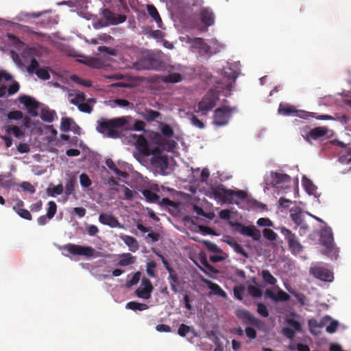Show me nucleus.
Returning <instances> with one entry per match:
<instances>
[{"label": "nucleus", "mask_w": 351, "mask_h": 351, "mask_svg": "<svg viewBox=\"0 0 351 351\" xmlns=\"http://www.w3.org/2000/svg\"><path fill=\"white\" fill-rule=\"evenodd\" d=\"M128 117H117L111 119L101 118L97 122L96 130L104 136L119 138L121 132L120 130L127 129Z\"/></svg>", "instance_id": "nucleus-1"}, {"label": "nucleus", "mask_w": 351, "mask_h": 351, "mask_svg": "<svg viewBox=\"0 0 351 351\" xmlns=\"http://www.w3.org/2000/svg\"><path fill=\"white\" fill-rule=\"evenodd\" d=\"M211 192L215 199L228 204H239L238 202L234 201V197L241 200H244L247 198L246 192L241 190L234 191L227 189L223 185L213 187Z\"/></svg>", "instance_id": "nucleus-2"}, {"label": "nucleus", "mask_w": 351, "mask_h": 351, "mask_svg": "<svg viewBox=\"0 0 351 351\" xmlns=\"http://www.w3.org/2000/svg\"><path fill=\"white\" fill-rule=\"evenodd\" d=\"M319 242L322 246L323 254L330 258H337L339 249L334 242V237L330 227L325 225L319 232Z\"/></svg>", "instance_id": "nucleus-3"}, {"label": "nucleus", "mask_w": 351, "mask_h": 351, "mask_svg": "<svg viewBox=\"0 0 351 351\" xmlns=\"http://www.w3.org/2000/svg\"><path fill=\"white\" fill-rule=\"evenodd\" d=\"M219 99L218 93L213 90H209L197 104V112L201 115L206 116L216 105Z\"/></svg>", "instance_id": "nucleus-4"}, {"label": "nucleus", "mask_w": 351, "mask_h": 351, "mask_svg": "<svg viewBox=\"0 0 351 351\" xmlns=\"http://www.w3.org/2000/svg\"><path fill=\"white\" fill-rule=\"evenodd\" d=\"M134 65L138 70H159L163 66L160 59L153 53L141 57Z\"/></svg>", "instance_id": "nucleus-5"}, {"label": "nucleus", "mask_w": 351, "mask_h": 351, "mask_svg": "<svg viewBox=\"0 0 351 351\" xmlns=\"http://www.w3.org/2000/svg\"><path fill=\"white\" fill-rule=\"evenodd\" d=\"M310 274L315 278L324 282H332L334 279L333 273L322 263H312L309 268Z\"/></svg>", "instance_id": "nucleus-6"}, {"label": "nucleus", "mask_w": 351, "mask_h": 351, "mask_svg": "<svg viewBox=\"0 0 351 351\" xmlns=\"http://www.w3.org/2000/svg\"><path fill=\"white\" fill-rule=\"evenodd\" d=\"M62 249L66 250L72 255L84 256L86 258L95 256V250L90 246H82L73 243H69L62 247Z\"/></svg>", "instance_id": "nucleus-7"}, {"label": "nucleus", "mask_w": 351, "mask_h": 351, "mask_svg": "<svg viewBox=\"0 0 351 351\" xmlns=\"http://www.w3.org/2000/svg\"><path fill=\"white\" fill-rule=\"evenodd\" d=\"M233 110L226 106L217 108L214 112L213 123L217 126H223L228 124Z\"/></svg>", "instance_id": "nucleus-8"}, {"label": "nucleus", "mask_w": 351, "mask_h": 351, "mask_svg": "<svg viewBox=\"0 0 351 351\" xmlns=\"http://www.w3.org/2000/svg\"><path fill=\"white\" fill-rule=\"evenodd\" d=\"M131 137L133 138L135 147L140 155L148 156L157 152V149L154 150L149 148L147 141L143 135L133 134Z\"/></svg>", "instance_id": "nucleus-9"}, {"label": "nucleus", "mask_w": 351, "mask_h": 351, "mask_svg": "<svg viewBox=\"0 0 351 351\" xmlns=\"http://www.w3.org/2000/svg\"><path fill=\"white\" fill-rule=\"evenodd\" d=\"M278 112L280 114L284 116H295L304 119L307 116L306 111L298 110L293 106L285 103L280 104Z\"/></svg>", "instance_id": "nucleus-10"}, {"label": "nucleus", "mask_w": 351, "mask_h": 351, "mask_svg": "<svg viewBox=\"0 0 351 351\" xmlns=\"http://www.w3.org/2000/svg\"><path fill=\"white\" fill-rule=\"evenodd\" d=\"M20 103L23 104L27 109L29 114L33 117L38 116L37 109L39 107L38 102L27 95H22L19 97Z\"/></svg>", "instance_id": "nucleus-11"}, {"label": "nucleus", "mask_w": 351, "mask_h": 351, "mask_svg": "<svg viewBox=\"0 0 351 351\" xmlns=\"http://www.w3.org/2000/svg\"><path fill=\"white\" fill-rule=\"evenodd\" d=\"M239 232L243 235L252 237L254 241H259L261 234V232L253 225L245 226L241 223H237Z\"/></svg>", "instance_id": "nucleus-12"}, {"label": "nucleus", "mask_w": 351, "mask_h": 351, "mask_svg": "<svg viewBox=\"0 0 351 351\" xmlns=\"http://www.w3.org/2000/svg\"><path fill=\"white\" fill-rule=\"evenodd\" d=\"M199 16L204 27H208L214 25L215 16L211 8L205 7L200 9Z\"/></svg>", "instance_id": "nucleus-13"}, {"label": "nucleus", "mask_w": 351, "mask_h": 351, "mask_svg": "<svg viewBox=\"0 0 351 351\" xmlns=\"http://www.w3.org/2000/svg\"><path fill=\"white\" fill-rule=\"evenodd\" d=\"M143 287L138 288L135 293L136 295L141 298L149 299L151 297V293L154 289L151 281L146 278H143L141 281Z\"/></svg>", "instance_id": "nucleus-14"}, {"label": "nucleus", "mask_w": 351, "mask_h": 351, "mask_svg": "<svg viewBox=\"0 0 351 351\" xmlns=\"http://www.w3.org/2000/svg\"><path fill=\"white\" fill-rule=\"evenodd\" d=\"M289 326L282 328V334L287 338L292 339L296 331L301 330V325L293 319H288L287 321Z\"/></svg>", "instance_id": "nucleus-15"}, {"label": "nucleus", "mask_w": 351, "mask_h": 351, "mask_svg": "<svg viewBox=\"0 0 351 351\" xmlns=\"http://www.w3.org/2000/svg\"><path fill=\"white\" fill-rule=\"evenodd\" d=\"M99 221L101 223L109 226L111 228L123 227L117 218L110 214L101 213L99 217Z\"/></svg>", "instance_id": "nucleus-16"}, {"label": "nucleus", "mask_w": 351, "mask_h": 351, "mask_svg": "<svg viewBox=\"0 0 351 351\" xmlns=\"http://www.w3.org/2000/svg\"><path fill=\"white\" fill-rule=\"evenodd\" d=\"M330 321V316L326 315L321 319L319 322L314 319H308V328L312 333L316 334L319 332V330L328 324Z\"/></svg>", "instance_id": "nucleus-17"}, {"label": "nucleus", "mask_w": 351, "mask_h": 351, "mask_svg": "<svg viewBox=\"0 0 351 351\" xmlns=\"http://www.w3.org/2000/svg\"><path fill=\"white\" fill-rule=\"evenodd\" d=\"M201 280L202 282L207 285L208 288L210 289L215 295H219L223 299L227 298V293L220 287L219 285L204 278H202Z\"/></svg>", "instance_id": "nucleus-18"}, {"label": "nucleus", "mask_w": 351, "mask_h": 351, "mask_svg": "<svg viewBox=\"0 0 351 351\" xmlns=\"http://www.w3.org/2000/svg\"><path fill=\"white\" fill-rule=\"evenodd\" d=\"M189 43L193 48L199 49L205 53H208L210 51V47L202 38H194Z\"/></svg>", "instance_id": "nucleus-19"}, {"label": "nucleus", "mask_w": 351, "mask_h": 351, "mask_svg": "<svg viewBox=\"0 0 351 351\" xmlns=\"http://www.w3.org/2000/svg\"><path fill=\"white\" fill-rule=\"evenodd\" d=\"M104 16L107 22L105 23L104 25H117L121 23H123L126 17L123 15H118L116 16L112 12L110 11H106V12L104 14Z\"/></svg>", "instance_id": "nucleus-20"}, {"label": "nucleus", "mask_w": 351, "mask_h": 351, "mask_svg": "<svg viewBox=\"0 0 351 351\" xmlns=\"http://www.w3.org/2000/svg\"><path fill=\"white\" fill-rule=\"evenodd\" d=\"M168 281L170 284L171 290L177 293L179 292L178 287L180 285V280L179 279L178 273L176 271L173 270L169 272Z\"/></svg>", "instance_id": "nucleus-21"}, {"label": "nucleus", "mask_w": 351, "mask_h": 351, "mask_svg": "<svg viewBox=\"0 0 351 351\" xmlns=\"http://www.w3.org/2000/svg\"><path fill=\"white\" fill-rule=\"evenodd\" d=\"M290 177L287 174L280 173H271V184L274 186H278V184L282 183H287L290 182Z\"/></svg>", "instance_id": "nucleus-22"}, {"label": "nucleus", "mask_w": 351, "mask_h": 351, "mask_svg": "<svg viewBox=\"0 0 351 351\" xmlns=\"http://www.w3.org/2000/svg\"><path fill=\"white\" fill-rule=\"evenodd\" d=\"M121 240L125 243V244L129 247L131 252H136L139 248V245L138 243L137 240L129 235H121L120 237Z\"/></svg>", "instance_id": "nucleus-23"}, {"label": "nucleus", "mask_w": 351, "mask_h": 351, "mask_svg": "<svg viewBox=\"0 0 351 351\" xmlns=\"http://www.w3.org/2000/svg\"><path fill=\"white\" fill-rule=\"evenodd\" d=\"M290 216L296 225L300 226L302 224L304 217L301 208L297 206L291 208L290 210Z\"/></svg>", "instance_id": "nucleus-24"}, {"label": "nucleus", "mask_w": 351, "mask_h": 351, "mask_svg": "<svg viewBox=\"0 0 351 351\" xmlns=\"http://www.w3.org/2000/svg\"><path fill=\"white\" fill-rule=\"evenodd\" d=\"M147 10L148 14L152 18V19L157 23L158 27H161L162 23V19L156 8L153 4H148L147 5Z\"/></svg>", "instance_id": "nucleus-25"}, {"label": "nucleus", "mask_w": 351, "mask_h": 351, "mask_svg": "<svg viewBox=\"0 0 351 351\" xmlns=\"http://www.w3.org/2000/svg\"><path fill=\"white\" fill-rule=\"evenodd\" d=\"M158 145L162 150L171 152L175 148L176 142L173 140H168L160 137L158 140Z\"/></svg>", "instance_id": "nucleus-26"}, {"label": "nucleus", "mask_w": 351, "mask_h": 351, "mask_svg": "<svg viewBox=\"0 0 351 351\" xmlns=\"http://www.w3.org/2000/svg\"><path fill=\"white\" fill-rule=\"evenodd\" d=\"M136 257L132 256L130 253H124L120 256L117 265L121 267H125L134 263Z\"/></svg>", "instance_id": "nucleus-27"}, {"label": "nucleus", "mask_w": 351, "mask_h": 351, "mask_svg": "<svg viewBox=\"0 0 351 351\" xmlns=\"http://www.w3.org/2000/svg\"><path fill=\"white\" fill-rule=\"evenodd\" d=\"M161 80L164 83H177L182 80V76L178 73H171L163 75Z\"/></svg>", "instance_id": "nucleus-28"}, {"label": "nucleus", "mask_w": 351, "mask_h": 351, "mask_svg": "<svg viewBox=\"0 0 351 351\" xmlns=\"http://www.w3.org/2000/svg\"><path fill=\"white\" fill-rule=\"evenodd\" d=\"M328 132V129L324 127H317L314 129H312L310 132H308V136L314 139L319 138L325 136Z\"/></svg>", "instance_id": "nucleus-29"}, {"label": "nucleus", "mask_w": 351, "mask_h": 351, "mask_svg": "<svg viewBox=\"0 0 351 351\" xmlns=\"http://www.w3.org/2000/svg\"><path fill=\"white\" fill-rule=\"evenodd\" d=\"M15 185L12 179L10 178L9 175L0 174V186L4 189H10Z\"/></svg>", "instance_id": "nucleus-30"}, {"label": "nucleus", "mask_w": 351, "mask_h": 351, "mask_svg": "<svg viewBox=\"0 0 351 351\" xmlns=\"http://www.w3.org/2000/svg\"><path fill=\"white\" fill-rule=\"evenodd\" d=\"M142 194L145 197V199L149 203H156L160 200V197L149 189H143L142 191Z\"/></svg>", "instance_id": "nucleus-31"}, {"label": "nucleus", "mask_w": 351, "mask_h": 351, "mask_svg": "<svg viewBox=\"0 0 351 351\" xmlns=\"http://www.w3.org/2000/svg\"><path fill=\"white\" fill-rule=\"evenodd\" d=\"M56 115L54 110H51L49 108H43L41 110L40 118L43 121L46 122H52L54 117Z\"/></svg>", "instance_id": "nucleus-32"}, {"label": "nucleus", "mask_w": 351, "mask_h": 351, "mask_svg": "<svg viewBox=\"0 0 351 351\" xmlns=\"http://www.w3.org/2000/svg\"><path fill=\"white\" fill-rule=\"evenodd\" d=\"M125 307L128 309H131L132 311H140L146 310L149 308L148 305L146 304L139 303V302H134V301L128 302L126 304Z\"/></svg>", "instance_id": "nucleus-33"}, {"label": "nucleus", "mask_w": 351, "mask_h": 351, "mask_svg": "<svg viewBox=\"0 0 351 351\" xmlns=\"http://www.w3.org/2000/svg\"><path fill=\"white\" fill-rule=\"evenodd\" d=\"M106 166L110 169L112 170V171H114V173L119 176H121V177H123V178H125L127 174L125 172H123L121 170H119L117 166L115 165L114 162H113V160L110 158H108L106 160Z\"/></svg>", "instance_id": "nucleus-34"}, {"label": "nucleus", "mask_w": 351, "mask_h": 351, "mask_svg": "<svg viewBox=\"0 0 351 351\" xmlns=\"http://www.w3.org/2000/svg\"><path fill=\"white\" fill-rule=\"evenodd\" d=\"M201 263L202 264L204 268L199 267V269L204 273H207V271L215 274L219 273V271L217 269H215L213 265H211L207 261L206 258L201 259Z\"/></svg>", "instance_id": "nucleus-35"}, {"label": "nucleus", "mask_w": 351, "mask_h": 351, "mask_svg": "<svg viewBox=\"0 0 351 351\" xmlns=\"http://www.w3.org/2000/svg\"><path fill=\"white\" fill-rule=\"evenodd\" d=\"M261 276H262V278L265 283L270 285H276L277 280L271 275V274L269 272V271H268L267 269L263 270L261 272Z\"/></svg>", "instance_id": "nucleus-36"}, {"label": "nucleus", "mask_w": 351, "mask_h": 351, "mask_svg": "<svg viewBox=\"0 0 351 351\" xmlns=\"http://www.w3.org/2000/svg\"><path fill=\"white\" fill-rule=\"evenodd\" d=\"M77 186L76 180L74 178L69 179L65 185V193L67 195H73Z\"/></svg>", "instance_id": "nucleus-37"}, {"label": "nucleus", "mask_w": 351, "mask_h": 351, "mask_svg": "<svg viewBox=\"0 0 351 351\" xmlns=\"http://www.w3.org/2000/svg\"><path fill=\"white\" fill-rule=\"evenodd\" d=\"M160 116V113L159 112L152 109L145 110L143 115L144 118L149 122L156 120Z\"/></svg>", "instance_id": "nucleus-38"}, {"label": "nucleus", "mask_w": 351, "mask_h": 351, "mask_svg": "<svg viewBox=\"0 0 351 351\" xmlns=\"http://www.w3.org/2000/svg\"><path fill=\"white\" fill-rule=\"evenodd\" d=\"M289 246L290 250L295 254L299 253L302 250L300 243L295 239V237L289 238Z\"/></svg>", "instance_id": "nucleus-39"}, {"label": "nucleus", "mask_w": 351, "mask_h": 351, "mask_svg": "<svg viewBox=\"0 0 351 351\" xmlns=\"http://www.w3.org/2000/svg\"><path fill=\"white\" fill-rule=\"evenodd\" d=\"M227 243L234 249V250L237 253L243 255L245 258L249 257V254L246 252L243 247L238 243L235 241H228Z\"/></svg>", "instance_id": "nucleus-40"}, {"label": "nucleus", "mask_w": 351, "mask_h": 351, "mask_svg": "<svg viewBox=\"0 0 351 351\" xmlns=\"http://www.w3.org/2000/svg\"><path fill=\"white\" fill-rule=\"evenodd\" d=\"M339 325V323L337 320L332 319L330 317V321L328 322V324L324 326L326 327V331L329 334L335 333Z\"/></svg>", "instance_id": "nucleus-41"}, {"label": "nucleus", "mask_w": 351, "mask_h": 351, "mask_svg": "<svg viewBox=\"0 0 351 351\" xmlns=\"http://www.w3.org/2000/svg\"><path fill=\"white\" fill-rule=\"evenodd\" d=\"M317 186L308 179V195H313L315 202L319 204V197L320 194L317 192Z\"/></svg>", "instance_id": "nucleus-42"}, {"label": "nucleus", "mask_w": 351, "mask_h": 351, "mask_svg": "<svg viewBox=\"0 0 351 351\" xmlns=\"http://www.w3.org/2000/svg\"><path fill=\"white\" fill-rule=\"evenodd\" d=\"M34 73L42 80H48L51 77L47 68H39Z\"/></svg>", "instance_id": "nucleus-43"}, {"label": "nucleus", "mask_w": 351, "mask_h": 351, "mask_svg": "<svg viewBox=\"0 0 351 351\" xmlns=\"http://www.w3.org/2000/svg\"><path fill=\"white\" fill-rule=\"evenodd\" d=\"M244 322L247 324H250V325L255 326L258 328H260L261 320L258 319V318L255 317L250 313L246 317V319H245Z\"/></svg>", "instance_id": "nucleus-44"}, {"label": "nucleus", "mask_w": 351, "mask_h": 351, "mask_svg": "<svg viewBox=\"0 0 351 351\" xmlns=\"http://www.w3.org/2000/svg\"><path fill=\"white\" fill-rule=\"evenodd\" d=\"M8 40L16 47H21L24 45V43L22 42L17 36L11 33H8L6 35Z\"/></svg>", "instance_id": "nucleus-45"}, {"label": "nucleus", "mask_w": 351, "mask_h": 351, "mask_svg": "<svg viewBox=\"0 0 351 351\" xmlns=\"http://www.w3.org/2000/svg\"><path fill=\"white\" fill-rule=\"evenodd\" d=\"M64 188L61 184H58L52 188L47 189V194L49 196L54 197L56 195H60L63 193Z\"/></svg>", "instance_id": "nucleus-46"}, {"label": "nucleus", "mask_w": 351, "mask_h": 351, "mask_svg": "<svg viewBox=\"0 0 351 351\" xmlns=\"http://www.w3.org/2000/svg\"><path fill=\"white\" fill-rule=\"evenodd\" d=\"M57 211V205L55 202L50 201L48 203V208L47 215L49 219H51L56 215Z\"/></svg>", "instance_id": "nucleus-47"}, {"label": "nucleus", "mask_w": 351, "mask_h": 351, "mask_svg": "<svg viewBox=\"0 0 351 351\" xmlns=\"http://www.w3.org/2000/svg\"><path fill=\"white\" fill-rule=\"evenodd\" d=\"M6 132L8 134H9L10 132H12L14 136L16 138H20L25 134V133L20 129V128L16 125L8 127L6 129Z\"/></svg>", "instance_id": "nucleus-48"}, {"label": "nucleus", "mask_w": 351, "mask_h": 351, "mask_svg": "<svg viewBox=\"0 0 351 351\" xmlns=\"http://www.w3.org/2000/svg\"><path fill=\"white\" fill-rule=\"evenodd\" d=\"M73 120L71 118H62L61 121L60 130L62 132H69L71 130V126Z\"/></svg>", "instance_id": "nucleus-49"}, {"label": "nucleus", "mask_w": 351, "mask_h": 351, "mask_svg": "<svg viewBox=\"0 0 351 351\" xmlns=\"http://www.w3.org/2000/svg\"><path fill=\"white\" fill-rule=\"evenodd\" d=\"M245 288L242 285L235 286L233 288L234 297L239 300H243Z\"/></svg>", "instance_id": "nucleus-50"}, {"label": "nucleus", "mask_w": 351, "mask_h": 351, "mask_svg": "<svg viewBox=\"0 0 351 351\" xmlns=\"http://www.w3.org/2000/svg\"><path fill=\"white\" fill-rule=\"evenodd\" d=\"M247 291L250 295L254 298H259L262 295V291L257 287L250 285L247 287Z\"/></svg>", "instance_id": "nucleus-51"}, {"label": "nucleus", "mask_w": 351, "mask_h": 351, "mask_svg": "<svg viewBox=\"0 0 351 351\" xmlns=\"http://www.w3.org/2000/svg\"><path fill=\"white\" fill-rule=\"evenodd\" d=\"M263 233L264 237L270 241H274L276 239L277 234L271 229L265 228Z\"/></svg>", "instance_id": "nucleus-52"}, {"label": "nucleus", "mask_w": 351, "mask_h": 351, "mask_svg": "<svg viewBox=\"0 0 351 351\" xmlns=\"http://www.w3.org/2000/svg\"><path fill=\"white\" fill-rule=\"evenodd\" d=\"M39 62L37 61V60L34 58H32L31 61H30V64L29 66H27V71L29 73V74H33L34 73L37 69H38L39 68Z\"/></svg>", "instance_id": "nucleus-53"}, {"label": "nucleus", "mask_w": 351, "mask_h": 351, "mask_svg": "<svg viewBox=\"0 0 351 351\" xmlns=\"http://www.w3.org/2000/svg\"><path fill=\"white\" fill-rule=\"evenodd\" d=\"M140 277H141V273L139 271L136 272L133 275V276L132 277L131 279H130V280L126 281L125 286L128 288H130V287L136 285L138 282L139 280H140Z\"/></svg>", "instance_id": "nucleus-54"}, {"label": "nucleus", "mask_w": 351, "mask_h": 351, "mask_svg": "<svg viewBox=\"0 0 351 351\" xmlns=\"http://www.w3.org/2000/svg\"><path fill=\"white\" fill-rule=\"evenodd\" d=\"M80 182L82 187L87 188L92 184V182L87 174L82 173L80 176Z\"/></svg>", "instance_id": "nucleus-55"}, {"label": "nucleus", "mask_w": 351, "mask_h": 351, "mask_svg": "<svg viewBox=\"0 0 351 351\" xmlns=\"http://www.w3.org/2000/svg\"><path fill=\"white\" fill-rule=\"evenodd\" d=\"M204 243L205 246L211 252L214 253H221L222 250L215 243L210 241H204Z\"/></svg>", "instance_id": "nucleus-56"}, {"label": "nucleus", "mask_w": 351, "mask_h": 351, "mask_svg": "<svg viewBox=\"0 0 351 351\" xmlns=\"http://www.w3.org/2000/svg\"><path fill=\"white\" fill-rule=\"evenodd\" d=\"M86 97L84 93L77 94L75 97L71 99V104L79 106L83 101H85Z\"/></svg>", "instance_id": "nucleus-57"}, {"label": "nucleus", "mask_w": 351, "mask_h": 351, "mask_svg": "<svg viewBox=\"0 0 351 351\" xmlns=\"http://www.w3.org/2000/svg\"><path fill=\"white\" fill-rule=\"evenodd\" d=\"M257 313L262 317H267L269 315V312L267 306L263 303L257 304Z\"/></svg>", "instance_id": "nucleus-58"}, {"label": "nucleus", "mask_w": 351, "mask_h": 351, "mask_svg": "<svg viewBox=\"0 0 351 351\" xmlns=\"http://www.w3.org/2000/svg\"><path fill=\"white\" fill-rule=\"evenodd\" d=\"M23 117V114L19 110H13L8 113V118L11 120H19Z\"/></svg>", "instance_id": "nucleus-59"}, {"label": "nucleus", "mask_w": 351, "mask_h": 351, "mask_svg": "<svg viewBox=\"0 0 351 351\" xmlns=\"http://www.w3.org/2000/svg\"><path fill=\"white\" fill-rule=\"evenodd\" d=\"M290 298V296L288 293L285 292L282 290H279L276 295L275 301H287Z\"/></svg>", "instance_id": "nucleus-60"}, {"label": "nucleus", "mask_w": 351, "mask_h": 351, "mask_svg": "<svg viewBox=\"0 0 351 351\" xmlns=\"http://www.w3.org/2000/svg\"><path fill=\"white\" fill-rule=\"evenodd\" d=\"M191 331V327L184 324H182L178 328V333L181 337H185L187 333H189Z\"/></svg>", "instance_id": "nucleus-61"}, {"label": "nucleus", "mask_w": 351, "mask_h": 351, "mask_svg": "<svg viewBox=\"0 0 351 351\" xmlns=\"http://www.w3.org/2000/svg\"><path fill=\"white\" fill-rule=\"evenodd\" d=\"M77 108L82 112L89 114L93 111V107L88 102L83 101Z\"/></svg>", "instance_id": "nucleus-62"}, {"label": "nucleus", "mask_w": 351, "mask_h": 351, "mask_svg": "<svg viewBox=\"0 0 351 351\" xmlns=\"http://www.w3.org/2000/svg\"><path fill=\"white\" fill-rule=\"evenodd\" d=\"M21 218L27 219V220H32V216L29 210L27 209H25L24 208L23 209H20L17 212H16Z\"/></svg>", "instance_id": "nucleus-63"}, {"label": "nucleus", "mask_w": 351, "mask_h": 351, "mask_svg": "<svg viewBox=\"0 0 351 351\" xmlns=\"http://www.w3.org/2000/svg\"><path fill=\"white\" fill-rule=\"evenodd\" d=\"M161 132L164 136L167 137H171L173 135V130L172 128L167 124H165L162 127Z\"/></svg>", "instance_id": "nucleus-64"}]
</instances>
